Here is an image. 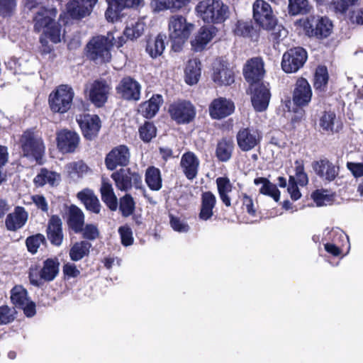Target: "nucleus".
<instances>
[{
    "label": "nucleus",
    "instance_id": "f3484780",
    "mask_svg": "<svg viewBox=\"0 0 363 363\" xmlns=\"http://www.w3.org/2000/svg\"><path fill=\"white\" fill-rule=\"evenodd\" d=\"M84 138L92 140L101 128V120L96 115H81L77 119Z\"/></svg>",
    "mask_w": 363,
    "mask_h": 363
},
{
    "label": "nucleus",
    "instance_id": "f704fd0d",
    "mask_svg": "<svg viewBox=\"0 0 363 363\" xmlns=\"http://www.w3.org/2000/svg\"><path fill=\"white\" fill-rule=\"evenodd\" d=\"M61 179L60 174L47 169H41L40 173L34 178V182L38 186H43L48 184L55 186L59 184Z\"/></svg>",
    "mask_w": 363,
    "mask_h": 363
},
{
    "label": "nucleus",
    "instance_id": "6ab92c4d",
    "mask_svg": "<svg viewBox=\"0 0 363 363\" xmlns=\"http://www.w3.org/2000/svg\"><path fill=\"white\" fill-rule=\"evenodd\" d=\"M116 91L124 99L138 101L140 96V85L133 78L127 77L121 79Z\"/></svg>",
    "mask_w": 363,
    "mask_h": 363
},
{
    "label": "nucleus",
    "instance_id": "412c9836",
    "mask_svg": "<svg viewBox=\"0 0 363 363\" xmlns=\"http://www.w3.org/2000/svg\"><path fill=\"white\" fill-rule=\"evenodd\" d=\"M312 98L311 87L304 78L297 79L293 93V101L298 106H307Z\"/></svg>",
    "mask_w": 363,
    "mask_h": 363
},
{
    "label": "nucleus",
    "instance_id": "49530a36",
    "mask_svg": "<svg viewBox=\"0 0 363 363\" xmlns=\"http://www.w3.org/2000/svg\"><path fill=\"white\" fill-rule=\"evenodd\" d=\"M254 30L251 21L239 20L235 25L233 33L235 35L242 37H251V33Z\"/></svg>",
    "mask_w": 363,
    "mask_h": 363
},
{
    "label": "nucleus",
    "instance_id": "58836bf2",
    "mask_svg": "<svg viewBox=\"0 0 363 363\" xmlns=\"http://www.w3.org/2000/svg\"><path fill=\"white\" fill-rule=\"evenodd\" d=\"M145 182L152 191H159L162 188V177L160 170L155 167L146 169Z\"/></svg>",
    "mask_w": 363,
    "mask_h": 363
},
{
    "label": "nucleus",
    "instance_id": "5fc2aeb1",
    "mask_svg": "<svg viewBox=\"0 0 363 363\" xmlns=\"http://www.w3.org/2000/svg\"><path fill=\"white\" fill-rule=\"evenodd\" d=\"M45 35L50 39L54 43H60L61 40L60 28L58 24L53 22L52 25H50L49 28H45V30L43 31Z\"/></svg>",
    "mask_w": 363,
    "mask_h": 363
},
{
    "label": "nucleus",
    "instance_id": "4468645a",
    "mask_svg": "<svg viewBox=\"0 0 363 363\" xmlns=\"http://www.w3.org/2000/svg\"><path fill=\"white\" fill-rule=\"evenodd\" d=\"M169 112L172 119L178 123H189L195 116L194 108L188 101L174 103L169 106Z\"/></svg>",
    "mask_w": 363,
    "mask_h": 363
},
{
    "label": "nucleus",
    "instance_id": "13d9d810",
    "mask_svg": "<svg viewBox=\"0 0 363 363\" xmlns=\"http://www.w3.org/2000/svg\"><path fill=\"white\" fill-rule=\"evenodd\" d=\"M359 0H333V5L336 11L345 13L350 7L358 4Z\"/></svg>",
    "mask_w": 363,
    "mask_h": 363
},
{
    "label": "nucleus",
    "instance_id": "680f3d73",
    "mask_svg": "<svg viewBox=\"0 0 363 363\" xmlns=\"http://www.w3.org/2000/svg\"><path fill=\"white\" fill-rule=\"evenodd\" d=\"M82 232L83 238L89 240H94L99 236L97 227L93 224H87L84 228L82 227Z\"/></svg>",
    "mask_w": 363,
    "mask_h": 363
},
{
    "label": "nucleus",
    "instance_id": "c85d7f7f",
    "mask_svg": "<svg viewBox=\"0 0 363 363\" xmlns=\"http://www.w3.org/2000/svg\"><path fill=\"white\" fill-rule=\"evenodd\" d=\"M213 79L219 85H230L234 82V76L230 69L220 63L214 67Z\"/></svg>",
    "mask_w": 363,
    "mask_h": 363
},
{
    "label": "nucleus",
    "instance_id": "c9c22d12",
    "mask_svg": "<svg viewBox=\"0 0 363 363\" xmlns=\"http://www.w3.org/2000/svg\"><path fill=\"white\" fill-rule=\"evenodd\" d=\"M216 182L220 200L226 206H230L231 201L228 194L233 190V184L230 179L223 177L217 178Z\"/></svg>",
    "mask_w": 363,
    "mask_h": 363
},
{
    "label": "nucleus",
    "instance_id": "a18cd8bd",
    "mask_svg": "<svg viewBox=\"0 0 363 363\" xmlns=\"http://www.w3.org/2000/svg\"><path fill=\"white\" fill-rule=\"evenodd\" d=\"M328 81V74L327 68L324 66H320L316 69L314 76V87L315 89L323 90Z\"/></svg>",
    "mask_w": 363,
    "mask_h": 363
},
{
    "label": "nucleus",
    "instance_id": "79ce46f5",
    "mask_svg": "<svg viewBox=\"0 0 363 363\" xmlns=\"http://www.w3.org/2000/svg\"><path fill=\"white\" fill-rule=\"evenodd\" d=\"M65 170L71 178L76 179L86 175L89 171V168L83 161L80 160L68 163L65 166Z\"/></svg>",
    "mask_w": 363,
    "mask_h": 363
},
{
    "label": "nucleus",
    "instance_id": "7c9ffc66",
    "mask_svg": "<svg viewBox=\"0 0 363 363\" xmlns=\"http://www.w3.org/2000/svg\"><path fill=\"white\" fill-rule=\"evenodd\" d=\"M60 263L57 258L47 259L40 269V278L45 281H51L59 273Z\"/></svg>",
    "mask_w": 363,
    "mask_h": 363
},
{
    "label": "nucleus",
    "instance_id": "8fccbe9b",
    "mask_svg": "<svg viewBox=\"0 0 363 363\" xmlns=\"http://www.w3.org/2000/svg\"><path fill=\"white\" fill-rule=\"evenodd\" d=\"M119 209L125 217H128L133 213L135 202L130 194H125L120 199Z\"/></svg>",
    "mask_w": 363,
    "mask_h": 363
},
{
    "label": "nucleus",
    "instance_id": "774afa93",
    "mask_svg": "<svg viewBox=\"0 0 363 363\" xmlns=\"http://www.w3.org/2000/svg\"><path fill=\"white\" fill-rule=\"evenodd\" d=\"M63 273L67 278H75L79 275L80 271L73 263H67L63 266Z\"/></svg>",
    "mask_w": 363,
    "mask_h": 363
},
{
    "label": "nucleus",
    "instance_id": "6e6552de",
    "mask_svg": "<svg viewBox=\"0 0 363 363\" xmlns=\"http://www.w3.org/2000/svg\"><path fill=\"white\" fill-rule=\"evenodd\" d=\"M111 177L121 191H128L133 186L138 189L142 186L141 175L130 168H121L113 172Z\"/></svg>",
    "mask_w": 363,
    "mask_h": 363
},
{
    "label": "nucleus",
    "instance_id": "bb28decb",
    "mask_svg": "<svg viewBox=\"0 0 363 363\" xmlns=\"http://www.w3.org/2000/svg\"><path fill=\"white\" fill-rule=\"evenodd\" d=\"M217 32L214 26L201 27L192 41V46L196 51L202 50L205 46L213 38Z\"/></svg>",
    "mask_w": 363,
    "mask_h": 363
},
{
    "label": "nucleus",
    "instance_id": "4c0bfd02",
    "mask_svg": "<svg viewBox=\"0 0 363 363\" xmlns=\"http://www.w3.org/2000/svg\"><path fill=\"white\" fill-rule=\"evenodd\" d=\"M255 185L262 184L259 192L262 194L269 196L275 201H278L280 199V191L277 186L271 183L267 179L264 177H258L254 180Z\"/></svg>",
    "mask_w": 363,
    "mask_h": 363
},
{
    "label": "nucleus",
    "instance_id": "9b49d317",
    "mask_svg": "<svg viewBox=\"0 0 363 363\" xmlns=\"http://www.w3.org/2000/svg\"><path fill=\"white\" fill-rule=\"evenodd\" d=\"M11 300L12 303L23 310L27 317H32L35 314V304L31 301L26 289L22 286H15L11 291Z\"/></svg>",
    "mask_w": 363,
    "mask_h": 363
},
{
    "label": "nucleus",
    "instance_id": "4be33fe9",
    "mask_svg": "<svg viewBox=\"0 0 363 363\" xmlns=\"http://www.w3.org/2000/svg\"><path fill=\"white\" fill-rule=\"evenodd\" d=\"M264 74V63L260 58H252L247 61L244 68V76L252 86L260 81Z\"/></svg>",
    "mask_w": 363,
    "mask_h": 363
},
{
    "label": "nucleus",
    "instance_id": "864d4df0",
    "mask_svg": "<svg viewBox=\"0 0 363 363\" xmlns=\"http://www.w3.org/2000/svg\"><path fill=\"white\" fill-rule=\"evenodd\" d=\"M335 118L333 112H325L320 118V127L326 131H333Z\"/></svg>",
    "mask_w": 363,
    "mask_h": 363
},
{
    "label": "nucleus",
    "instance_id": "9d476101",
    "mask_svg": "<svg viewBox=\"0 0 363 363\" xmlns=\"http://www.w3.org/2000/svg\"><path fill=\"white\" fill-rule=\"evenodd\" d=\"M130 160V151L125 145L113 147L105 157V165L108 170H114L118 167H126Z\"/></svg>",
    "mask_w": 363,
    "mask_h": 363
},
{
    "label": "nucleus",
    "instance_id": "de8ad7c7",
    "mask_svg": "<svg viewBox=\"0 0 363 363\" xmlns=\"http://www.w3.org/2000/svg\"><path fill=\"white\" fill-rule=\"evenodd\" d=\"M157 129L155 125L150 122H145L139 128L140 138L145 143L150 142L156 136Z\"/></svg>",
    "mask_w": 363,
    "mask_h": 363
},
{
    "label": "nucleus",
    "instance_id": "39448f33",
    "mask_svg": "<svg viewBox=\"0 0 363 363\" xmlns=\"http://www.w3.org/2000/svg\"><path fill=\"white\" fill-rule=\"evenodd\" d=\"M113 46L109 35L93 38L86 45L87 56L92 60L106 62L111 60L110 49Z\"/></svg>",
    "mask_w": 363,
    "mask_h": 363
},
{
    "label": "nucleus",
    "instance_id": "603ef678",
    "mask_svg": "<svg viewBox=\"0 0 363 363\" xmlns=\"http://www.w3.org/2000/svg\"><path fill=\"white\" fill-rule=\"evenodd\" d=\"M84 6L79 0H71L67 4V10L72 18L80 19L86 16H81L82 11L84 10Z\"/></svg>",
    "mask_w": 363,
    "mask_h": 363
},
{
    "label": "nucleus",
    "instance_id": "a878e982",
    "mask_svg": "<svg viewBox=\"0 0 363 363\" xmlns=\"http://www.w3.org/2000/svg\"><path fill=\"white\" fill-rule=\"evenodd\" d=\"M47 236L50 242L60 246L63 241L62 222L57 216H52L48 220Z\"/></svg>",
    "mask_w": 363,
    "mask_h": 363
},
{
    "label": "nucleus",
    "instance_id": "a211bd4d",
    "mask_svg": "<svg viewBox=\"0 0 363 363\" xmlns=\"http://www.w3.org/2000/svg\"><path fill=\"white\" fill-rule=\"evenodd\" d=\"M79 135L73 131L63 130L57 135V145L62 153H72L75 152L79 144Z\"/></svg>",
    "mask_w": 363,
    "mask_h": 363
},
{
    "label": "nucleus",
    "instance_id": "c03bdc74",
    "mask_svg": "<svg viewBox=\"0 0 363 363\" xmlns=\"http://www.w3.org/2000/svg\"><path fill=\"white\" fill-rule=\"evenodd\" d=\"M145 28V23L143 19H140L127 26L124 30V35L130 40L138 38L143 34Z\"/></svg>",
    "mask_w": 363,
    "mask_h": 363
},
{
    "label": "nucleus",
    "instance_id": "2f4dec72",
    "mask_svg": "<svg viewBox=\"0 0 363 363\" xmlns=\"http://www.w3.org/2000/svg\"><path fill=\"white\" fill-rule=\"evenodd\" d=\"M77 198L84 203L86 208L95 213L100 211V203L94 192L89 189H84L77 194Z\"/></svg>",
    "mask_w": 363,
    "mask_h": 363
},
{
    "label": "nucleus",
    "instance_id": "dca6fc26",
    "mask_svg": "<svg viewBox=\"0 0 363 363\" xmlns=\"http://www.w3.org/2000/svg\"><path fill=\"white\" fill-rule=\"evenodd\" d=\"M209 115L213 119H222L231 115L235 111L234 103L225 98L215 99L208 107Z\"/></svg>",
    "mask_w": 363,
    "mask_h": 363
},
{
    "label": "nucleus",
    "instance_id": "bf43d9fd",
    "mask_svg": "<svg viewBox=\"0 0 363 363\" xmlns=\"http://www.w3.org/2000/svg\"><path fill=\"white\" fill-rule=\"evenodd\" d=\"M312 198L318 206L328 205L332 201L331 196L325 191H315L313 193Z\"/></svg>",
    "mask_w": 363,
    "mask_h": 363
},
{
    "label": "nucleus",
    "instance_id": "393cba45",
    "mask_svg": "<svg viewBox=\"0 0 363 363\" xmlns=\"http://www.w3.org/2000/svg\"><path fill=\"white\" fill-rule=\"evenodd\" d=\"M199 164V160L191 152H186L182 156L180 167L186 177L189 180H193L196 177Z\"/></svg>",
    "mask_w": 363,
    "mask_h": 363
},
{
    "label": "nucleus",
    "instance_id": "69168bd1",
    "mask_svg": "<svg viewBox=\"0 0 363 363\" xmlns=\"http://www.w3.org/2000/svg\"><path fill=\"white\" fill-rule=\"evenodd\" d=\"M33 203L35 205L36 208L43 213L48 211V203L43 195L35 194L31 196Z\"/></svg>",
    "mask_w": 363,
    "mask_h": 363
},
{
    "label": "nucleus",
    "instance_id": "423d86ee",
    "mask_svg": "<svg viewBox=\"0 0 363 363\" xmlns=\"http://www.w3.org/2000/svg\"><path fill=\"white\" fill-rule=\"evenodd\" d=\"M303 27L308 36L323 39L332 33L333 25L327 17L310 16L303 21Z\"/></svg>",
    "mask_w": 363,
    "mask_h": 363
},
{
    "label": "nucleus",
    "instance_id": "c756f323",
    "mask_svg": "<svg viewBox=\"0 0 363 363\" xmlns=\"http://www.w3.org/2000/svg\"><path fill=\"white\" fill-rule=\"evenodd\" d=\"M100 191L102 201L111 210L115 211L118 206L117 198L114 194L112 184L108 180L102 179Z\"/></svg>",
    "mask_w": 363,
    "mask_h": 363
},
{
    "label": "nucleus",
    "instance_id": "2eb2a0df",
    "mask_svg": "<svg viewBox=\"0 0 363 363\" xmlns=\"http://www.w3.org/2000/svg\"><path fill=\"white\" fill-rule=\"evenodd\" d=\"M315 173L325 182H331L339 174V167L326 158L315 161L312 164Z\"/></svg>",
    "mask_w": 363,
    "mask_h": 363
},
{
    "label": "nucleus",
    "instance_id": "3c124183",
    "mask_svg": "<svg viewBox=\"0 0 363 363\" xmlns=\"http://www.w3.org/2000/svg\"><path fill=\"white\" fill-rule=\"evenodd\" d=\"M45 240V236L40 233L28 237L26 240V245L28 252L32 254H35L40 245L43 244Z\"/></svg>",
    "mask_w": 363,
    "mask_h": 363
},
{
    "label": "nucleus",
    "instance_id": "052dcab7",
    "mask_svg": "<svg viewBox=\"0 0 363 363\" xmlns=\"http://www.w3.org/2000/svg\"><path fill=\"white\" fill-rule=\"evenodd\" d=\"M16 6V0H0V15L10 16Z\"/></svg>",
    "mask_w": 363,
    "mask_h": 363
},
{
    "label": "nucleus",
    "instance_id": "f8f14e48",
    "mask_svg": "<svg viewBox=\"0 0 363 363\" xmlns=\"http://www.w3.org/2000/svg\"><path fill=\"white\" fill-rule=\"evenodd\" d=\"M89 99L96 107L103 106L107 101L111 86L104 80H95L87 88Z\"/></svg>",
    "mask_w": 363,
    "mask_h": 363
},
{
    "label": "nucleus",
    "instance_id": "5701e85b",
    "mask_svg": "<svg viewBox=\"0 0 363 363\" xmlns=\"http://www.w3.org/2000/svg\"><path fill=\"white\" fill-rule=\"evenodd\" d=\"M28 219V213L22 206L15 207L13 212L9 213L5 219V226L9 231L16 232L22 228Z\"/></svg>",
    "mask_w": 363,
    "mask_h": 363
},
{
    "label": "nucleus",
    "instance_id": "338daca9",
    "mask_svg": "<svg viewBox=\"0 0 363 363\" xmlns=\"http://www.w3.org/2000/svg\"><path fill=\"white\" fill-rule=\"evenodd\" d=\"M347 167L354 177H363V162H348Z\"/></svg>",
    "mask_w": 363,
    "mask_h": 363
},
{
    "label": "nucleus",
    "instance_id": "0eeeda50",
    "mask_svg": "<svg viewBox=\"0 0 363 363\" xmlns=\"http://www.w3.org/2000/svg\"><path fill=\"white\" fill-rule=\"evenodd\" d=\"M74 92L67 84L57 86L49 96V104L51 110L57 113H66L72 104Z\"/></svg>",
    "mask_w": 363,
    "mask_h": 363
},
{
    "label": "nucleus",
    "instance_id": "e433bc0d",
    "mask_svg": "<svg viewBox=\"0 0 363 363\" xmlns=\"http://www.w3.org/2000/svg\"><path fill=\"white\" fill-rule=\"evenodd\" d=\"M201 75V62L198 59L188 61L185 69L186 82L190 85L198 82Z\"/></svg>",
    "mask_w": 363,
    "mask_h": 363
},
{
    "label": "nucleus",
    "instance_id": "f257e3e1",
    "mask_svg": "<svg viewBox=\"0 0 363 363\" xmlns=\"http://www.w3.org/2000/svg\"><path fill=\"white\" fill-rule=\"evenodd\" d=\"M252 11L256 23L263 29L271 31L274 40L278 42L281 38L286 36V30L281 25L277 24V19L267 2L264 0H256L252 6Z\"/></svg>",
    "mask_w": 363,
    "mask_h": 363
},
{
    "label": "nucleus",
    "instance_id": "7ed1b4c3",
    "mask_svg": "<svg viewBox=\"0 0 363 363\" xmlns=\"http://www.w3.org/2000/svg\"><path fill=\"white\" fill-rule=\"evenodd\" d=\"M195 26L188 22L186 18L179 14L173 15L168 20L169 38L174 42L172 48L174 50L179 48L190 36Z\"/></svg>",
    "mask_w": 363,
    "mask_h": 363
},
{
    "label": "nucleus",
    "instance_id": "09e8293b",
    "mask_svg": "<svg viewBox=\"0 0 363 363\" xmlns=\"http://www.w3.org/2000/svg\"><path fill=\"white\" fill-rule=\"evenodd\" d=\"M289 11L294 16L307 13L308 11V0H289Z\"/></svg>",
    "mask_w": 363,
    "mask_h": 363
},
{
    "label": "nucleus",
    "instance_id": "4d7b16f0",
    "mask_svg": "<svg viewBox=\"0 0 363 363\" xmlns=\"http://www.w3.org/2000/svg\"><path fill=\"white\" fill-rule=\"evenodd\" d=\"M118 233L121 236V243L124 246H130L133 243V232L129 226H121L118 228Z\"/></svg>",
    "mask_w": 363,
    "mask_h": 363
},
{
    "label": "nucleus",
    "instance_id": "aec40b11",
    "mask_svg": "<svg viewBox=\"0 0 363 363\" xmlns=\"http://www.w3.org/2000/svg\"><path fill=\"white\" fill-rule=\"evenodd\" d=\"M57 13L56 9L40 7L33 17L34 30L36 32L45 30V28L53 24Z\"/></svg>",
    "mask_w": 363,
    "mask_h": 363
},
{
    "label": "nucleus",
    "instance_id": "473e14b6",
    "mask_svg": "<svg viewBox=\"0 0 363 363\" xmlns=\"http://www.w3.org/2000/svg\"><path fill=\"white\" fill-rule=\"evenodd\" d=\"M165 40L166 35L160 33L155 39L147 41L146 52L152 58H156L163 53L165 49Z\"/></svg>",
    "mask_w": 363,
    "mask_h": 363
},
{
    "label": "nucleus",
    "instance_id": "1a4fd4ad",
    "mask_svg": "<svg viewBox=\"0 0 363 363\" xmlns=\"http://www.w3.org/2000/svg\"><path fill=\"white\" fill-rule=\"evenodd\" d=\"M307 57V52L303 48H291L283 55L281 68L286 73L296 72L303 66Z\"/></svg>",
    "mask_w": 363,
    "mask_h": 363
},
{
    "label": "nucleus",
    "instance_id": "f03ea898",
    "mask_svg": "<svg viewBox=\"0 0 363 363\" xmlns=\"http://www.w3.org/2000/svg\"><path fill=\"white\" fill-rule=\"evenodd\" d=\"M196 11L198 16L208 23H222L230 16L228 5L221 0H203L200 1Z\"/></svg>",
    "mask_w": 363,
    "mask_h": 363
},
{
    "label": "nucleus",
    "instance_id": "72a5a7b5",
    "mask_svg": "<svg viewBox=\"0 0 363 363\" xmlns=\"http://www.w3.org/2000/svg\"><path fill=\"white\" fill-rule=\"evenodd\" d=\"M84 223V216L81 209L76 206H71L69 212L68 225L76 233H80Z\"/></svg>",
    "mask_w": 363,
    "mask_h": 363
},
{
    "label": "nucleus",
    "instance_id": "ea45409f",
    "mask_svg": "<svg viewBox=\"0 0 363 363\" xmlns=\"http://www.w3.org/2000/svg\"><path fill=\"white\" fill-rule=\"evenodd\" d=\"M91 244L87 241L77 242L69 250V257L72 261L77 262L87 256Z\"/></svg>",
    "mask_w": 363,
    "mask_h": 363
},
{
    "label": "nucleus",
    "instance_id": "6e6d98bb",
    "mask_svg": "<svg viewBox=\"0 0 363 363\" xmlns=\"http://www.w3.org/2000/svg\"><path fill=\"white\" fill-rule=\"evenodd\" d=\"M15 310L8 306H0V324L6 325L11 323L15 318Z\"/></svg>",
    "mask_w": 363,
    "mask_h": 363
},
{
    "label": "nucleus",
    "instance_id": "0e129e2a",
    "mask_svg": "<svg viewBox=\"0 0 363 363\" xmlns=\"http://www.w3.org/2000/svg\"><path fill=\"white\" fill-rule=\"evenodd\" d=\"M150 6L154 13L171 10L169 0H152Z\"/></svg>",
    "mask_w": 363,
    "mask_h": 363
},
{
    "label": "nucleus",
    "instance_id": "b1692460",
    "mask_svg": "<svg viewBox=\"0 0 363 363\" xmlns=\"http://www.w3.org/2000/svg\"><path fill=\"white\" fill-rule=\"evenodd\" d=\"M252 104L257 111H263L268 107L271 94L267 85L264 84L253 86Z\"/></svg>",
    "mask_w": 363,
    "mask_h": 363
},
{
    "label": "nucleus",
    "instance_id": "20e7f679",
    "mask_svg": "<svg viewBox=\"0 0 363 363\" xmlns=\"http://www.w3.org/2000/svg\"><path fill=\"white\" fill-rule=\"evenodd\" d=\"M19 144L23 157L31 161L40 163L45 153V147L39 135L30 130H27L22 134Z\"/></svg>",
    "mask_w": 363,
    "mask_h": 363
},
{
    "label": "nucleus",
    "instance_id": "cd10ccee",
    "mask_svg": "<svg viewBox=\"0 0 363 363\" xmlns=\"http://www.w3.org/2000/svg\"><path fill=\"white\" fill-rule=\"evenodd\" d=\"M216 197L211 191H206L201 194V205L199 217L201 220H207L213 215V208L216 206Z\"/></svg>",
    "mask_w": 363,
    "mask_h": 363
},
{
    "label": "nucleus",
    "instance_id": "37998d69",
    "mask_svg": "<svg viewBox=\"0 0 363 363\" xmlns=\"http://www.w3.org/2000/svg\"><path fill=\"white\" fill-rule=\"evenodd\" d=\"M234 148V144L232 140L223 139L220 140L216 147V156L220 161L227 162L232 155Z\"/></svg>",
    "mask_w": 363,
    "mask_h": 363
},
{
    "label": "nucleus",
    "instance_id": "e2e57ef3",
    "mask_svg": "<svg viewBox=\"0 0 363 363\" xmlns=\"http://www.w3.org/2000/svg\"><path fill=\"white\" fill-rule=\"evenodd\" d=\"M170 225L174 230L179 233H186L189 230V225L180 218L170 215Z\"/></svg>",
    "mask_w": 363,
    "mask_h": 363
},
{
    "label": "nucleus",
    "instance_id": "a19ab883",
    "mask_svg": "<svg viewBox=\"0 0 363 363\" xmlns=\"http://www.w3.org/2000/svg\"><path fill=\"white\" fill-rule=\"evenodd\" d=\"M162 103V96L158 94L154 95L149 101L143 104L141 111L146 118H150L157 113Z\"/></svg>",
    "mask_w": 363,
    "mask_h": 363
},
{
    "label": "nucleus",
    "instance_id": "ddd939ff",
    "mask_svg": "<svg viewBox=\"0 0 363 363\" xmlns=\"http://www.w3.org/2000/svg\"><path fill=\"white\" fill-rule=\"evenodd\" d=\"M236 139L238 147L242 151L247 152L260 143L262 135L253 128H243L238 132Z\"/></svg>",
    "mask_w": 363,
    "mask_h": 363
}]
</instances>
